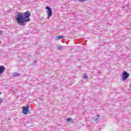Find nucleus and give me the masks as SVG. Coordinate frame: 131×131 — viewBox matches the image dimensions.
<instances>
[{
  "instance_id": "obj_8",
  "label": "nucleus",
  "mask_w": 131,
  "mask_h": 131,
  "mask_svg": "<svg viewBox=\"0 0 131 131\" xmlns=\"http://www.w3.org/2000/svg\"><path fill=\"white\" fill-rule=\"evenodd\" d=\"M67 121L68 122H73V120H72V119H71V118H68Z\"/></svg>"
},
{
  "instance_id": "obj_13",
  "label": "nucleus",
  "mask_w": 131,
  "mask_h": 131,
  "mask_svg": "<svg viewBox=\"0 0 131 131\" xmlns=\"http://www.w3.org/2000/svg\"><path fill=\"white\" fill-rule=\"evenodd\" d=\"M34 63H36V60L34 61Z\"/></svg>"
},
{
  "instance_id": "obj_4",
  "label": "nucleus",
  "mask_w": 131,
  "mask_h": 131,
  "mask_svg": "<svg viewBox=\"0 0 131 131\" xmlns=\"http://www.w3.org/2000/svg\"><path fill=\"white\" fill-rule=\"evenodd\" d=\"M28 108H29V106H27L26 107H23V113L25 115H26L27 113L28 112Z\"/></svg>"
},
{
  "instance_id": "obj_7",
  "label": "nucleus",
  "mask_w": 131,
  "mask_h": 131,
  "mask_svg": "<svg viewBox=\"0 0 131 131\" xmlns=\"http://www.w3.org/2000/svg\"><path fill=\"white\" fill-rule=\"evenodd\" d=\"M99 116H100V115H96V118H94V121H95V122H99Z\"/></svg>"
},
{
  "instance_id": "obj_14",
  "label": "nucleus",
  "mask_w": 131,
  "mask_h": 131,
  "mask_svg": "<svg viewBox=\"0 0 131 131\" xmlns=\"http://www.w3.org/2000/svg\"><path fill=\"white\" fill-rule=\"evenodd\" d=\"M2 94V93L0 92V95Z\"/></svg>"
},
{
  "instance_id": "obj_6",
  "label": "nucleus",
  "mask_w": 131,
  "mask_h": 131,
  "mask_svg": "<svg viewBox=\"0 0 131 131\" xmlns=\"http://www.w3.org/2000/svg\"><path fill=\"white\" fill-rule=\"evenodd\" d=\"M65 37L64 36H58L55 37L56 40H59V39H61L62 38H64Z\"/></svg>"
},
{
  "instance_id": "obj_9",
  "label": "nucleus",
  "mask_w": 131,
  "mask_h": 131,
  "mask_svg": "<svg viewBox=\"0 0 131 131\" xmlns=\"http://www.w3.org/2000/svg\"><path fill=\"white\" fill-rule=\"evenodd\" d=\"M61 49H63V47L61 46H57V50H61Z\"/></svg>"
},
{
  "instance_id": "obj_12",
  "label": "nucleus",
  "mask_w": 131,
  "mask_h": 131,
  "mask_svg": "<svg viewBox=\"0 0 131 131\" xmlns=\"http://www.w3.org/2000/svg\"><path fill=\"white\" fill-rule=\"evenodd\" d=\"M78 1H79V2H84L87 0H78Z\"/></svg>"
},
{
  "instance_id": "obj_1",
  "label": "nucleus",
  "mask_w": 131,
  "mask_h": 131,
  "mask_svg": "<svg viewBox=\"0 0 131 131\" xmlns=\"http://www.w3.org/2000/svg\"><path fill=\"white\" fill-rule=\"evenodd\" d=\"M30 12L27 11L25 13H19L16 16V20L20 26L24 27L26 25V23L30 21Z\"/></svg>"
},
{
  "instance_id": "obj_3",
  "label": "nucleus",
  "mask_w": 131,
  "mask_h": 131,
  "mask_svg": "<svg viewBox=\"0 0 131 131\" xmlns=\"http://www.w3.org/2000/svg\"><path fill=\"white\" fill-rule=\"evenodd\" d=\"M129 77V74L127 72H124L122 73V80H125Z\"/></svg>"
},
{
  "instance_id": "obj_5",
  "label": "nucleus",
  "mask_w": 131,
  "mask_h": 131,
  "mask_svg": "<svg viewBox=\"0 0 131 131\" xmlns=\"http://www.w3.org/2000/svg\"><path fill=\"white\" fill-rule=\"evenodd\" d=\"M12 75L13 77H17L20 76V73L14 72L12 73Z\"/></svg>"
},
{
  "instance_id": "obj_10",
  "label": "nucleus",
  "mask_w": 131,
  "mask_h": 131,
  "mask_svg": "<svg viewBox=\"0 0 131 131\" xmlns=\"http://www.w3.org/2000/svg\"><path fill=\"white\" fill-rule=\"evenodd\" d=\"M83 78H88V75H84L83 76Z\"/></svg>"
},
{
  "instance_id": "obj_11",
  "label": "nucleus",
  "mask_w": 131,
  "mask_h": 131,
  "mask_svg": "<svg viewBox=\"0 0 131 131\" xmlns=\"http://www.w3.org/2000/svg\"><path fill=\"white\" fill-rule=\"evenodd\" d=\"M4 101V99H1V100H0V105H1V104H2V103H3V101Z\"/></svg>"
},
{
  "instance_id": "obj_2",
  "label": "nucleus",
  "mask_w": 131,
  "mask_h": 131,
  "mask_svg": "<svg viewBox=\"0 0 131 131\" xmlns=\"http://www.w3.org/2000/svg\"><path fill=\"white\" fill-rule=\"evenodd\" d=\"M46 9L47 10V13H48L47 19H49L50 17H51L52 15L53 14V12L52 11V8L49 7H47L46 8Z\"/></svg>"
}]
</instances>
